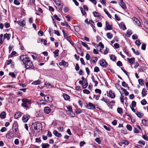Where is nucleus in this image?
<instances>
[{
  "mask_svg": "<svg viewBox=\"0 0 148 148\" xmlns=\"http://www.w3.org/2000/svg\"><path fill=\"white\" fill-rule=\"evenodd\" d=\"M129 143L128 141L126 140H122L121 141V144L127 145L129 144Z\"/></svg>",
  "mask_w": 148,
  "mask_h": 148,
  "instance_id": "26",
  "label": "nucleus"
},
{
  "mask_svg": "<svg viewBox=\"0 0 148 148\" xmlns=\"http://www.w3.org/2000/svg\"><path fill=\"white\" fill-rule=\"evenodd\" d=\"M147 91L145 88H143L142 90V97H144L147 94Z\"/></svg>",
  "mask_w": 148,
  "mask_h": 148,
  "instance_id": "17",
  "label": "nucleus"
},
{
  "mask_svg": "<svg viewBox=\"0 0 148 148\" xmlns=\"http://www.w3.org/2000/svg\"><path fill=\"white\" fill-rule=\"evenodd\" d=\"M135 114L139 118H141L143 116V114L141 113L140 112L137 111L135 113Z\"/></svg>",
  "mask_w": 148,
  "mask_h": 148,
  "instance_id": "28",
  "label": "nucleus"
},
{
  "mask_svg": "<svg viewBox=\"0 0 148 148\" xmlns=\"http://www.w3.org/2000/svg\"><path fill=\"white\" fill-rule=\"evenodd\" d=\"M136 105V103L135 101H132V107H135Z\"/></svg>",
  "mask_w": 148,
  "mask_h": 148,
  "instance_id": "53",
  "label": "nucleus"
},
{
  "mask_svg": "<svg viewBox=\"0 0 148 148\" xmlns=\"http://www.w3.org/2000/svg\"><path fill=\"white\" fill-rule=\"evenodd\" d=\"M30 118V116L28 114H25L22 118V119L23 122H26Z\"/></svg>",
  "mask_w": 148,
  "mask_h": 148,
  "instance_id": "7",
  "label": "nucleus"
},
{
  "mask_svg": "<svg viewBox=\"0 0 148 148\" xmlns=\"http://www.w3.org/2000/svg\"><path fill=\"white\" fill-rule=\"evenodd\" d=\"M40 84V81L38 80L35 81L32 83V84L34 85L39 84Z\"/></svg>",
  "mask_w": 148,
  "mask_h": 148,
  "instance_id": "46",
  "label": "nucleus"
},
{
  "mask_svg": "<svg viewBox=\"0 0 148 148\" xmlns=\"http://www.w3.org/2000/svg\"><path fill=\"white\" fill-rule=\"evenodd\" d=\"M14 137V134H13L11 133L10 132L9 133L7 134L6 135V137L9 139H10Z\"/></svg>",
  "mask_w": 148,
  "mask_h": 148,
  "instance_id": "18",
  "label": "nucleus"
},
{
  "mask_svg": "<svg viewBox=\"0 0 148 148\" xmlns=\"http://www.w3.org/2000/svg\"><path fill=\"white\" fill-rule=\"evenodd\" d=\"M83 92L84 94H89L90 93V91H89V90L85 89L83 90Z\"/></svg>",
  "mask_w": 148,
  "mask_h": 148,
  "instance_id": "44",
  "label": "nucleus"
},
{
  "mask_svg": "<svg viewBox=\"0 0 148 148\" xmlns=\"http://www.w3.org/2000/svg\"><path fill=\"white\" fill-rule=\"evenodd\" d=\"M133 20L134 21L135 23H137V25L138 26H140L141 25V24L139 20L135 17H134L132 18Z\"/></svg>",
  "mask_w": 148,
  "mask_h": 148,
  "instance_id": "21",
  "label": "nucleus"
},
{
  "mask_svg": "<svg viewBox=\"0 0 148 148\" xmlns=\"http://www.w3.org/2000/svg\"><path fill=\"white\" fill-rule=\"evenodd\" d=\"M127 60L131 64H133L135 62V59L134 58H127Z\"/></svg>",
  "mask_w": 148,
  "mask_h": 148,
  "instance_id": "22",
  "label": "nucleus"
},
{
  "mask_svg": "<svg viewBox=\"0 0 148 148\" xmlns=\"http://www.w3.org/2000/svg\"><path fill=\"white\" fill-rule=\"evenodd\" d=\"M110 59L113 61H115L116 59V56L112 54L110 56Z\"/></svg>",
  "mask_w": 148,
  "mask_h": 148,
  "instance_id": "32",
  "label": "nucleus"
},
{
  "mask_svg": "<svg viewBox=\"0 0 148 148\" xmlns=\"http://www.w3.org/2000/svg\"><path fill=\"white\" fill-rule=\"evenodd\" d=\"M18 24L22 26L23 27L25 25V22L24 20H20L17 22Z\"/></svg>",
  "mask_w": 148,
  "mask_h": 148,
  "instance_id": "10",
  "label": "nucleus"
},
{
  "mask_svg": "<svg viewBox=\"0 0 148 148\" xmlns=\"http://www.w3.org/2000/svg\"><path fill=\"white\" fill-rule=\"evenodd\" d=\"M42 148H47L49 146L47 143H43L42 145Z\"/></svg>",
  "mask_w": 148,
  "mask_h": 148,
  "instance_id": "35",
  "label": "nucleus"
},
{
  "mask_svg": "<svg viewBox=\"0 0 148 148\" xmlns=\"http://www.w3.org/2000/svg\"><path fill=\"white\" fill-rule=\"evenodd\" d=\"M14 3L16 5H19L20 4V3L17 0H14Z\"/></svg>",
  "mask_w": 148,
  "mask_h": 148,
  "instance_id": "55",
  "label": "nucleus"
},
{
  "mask_svg": "<svg viewBox=\"0 0 148 148\" xmlns=\"http://www.w3.org/2000/svg\"><path fill=\"white\" fill-rule=\"evenodd\" d=\"M20 59L25 64L27 62L30 61V60L28 56L26 55H22L20 56Z\"/></svg>",
  "mask_w": 148,
  "mask_h": 148,
  "instance_id": "3",
  "label": "nucleus"
},
{
  "mask_svg": "<svg viewBox=\"0 0 148 148\" xmlns=\"http://www.w3.org/2000/svg\"><path fill=\"white\" fill-rule=\"evenodd\" d=\"M116 64L118 66H121L123 65L121 61H119L117 62Z\"/></svg>",
  "mask_w": 148,
  "mask_h": 148,
  "instance_id": "57",
  "label": "nucleus"
},
{
  "mask_svg": "<svg viewBox=\"0 0 148 148\" xmlns=\"http://www.w3.org/2000/svg\"><path fill=\"white\" fill-rule=\"evenodd\" d=\"M95 92L96 93H98L99 94H101V90L100 89L98 88H97L95 89Z\"/></svg>",
  "mask_w": 148,
  "mask_h": 148,
  "instance_id": "52",
  "label": "nucleus"
},
{
  "mask_svg": "<svg viewBox=\"0 0 148 148\" xmlns=\"http://www.w3.org/2000/svg\"><path fill=\"white\" fill-rule=\"evenodd\" d=\"M139 84L141 86H143L144 85V80L143 79H140L138 80Z\"/></svg>",
  "mask_w": 148,
  "mask_h": 148,
  "instance_id": "36",
  "label": "nucleus"
},
{
  "mask_svg": "<svg viewBox=\"0 0 148 148\" xmlns=\"http://www.w3.org/2000/svg\"><path fill=\"white\" fill-rule=\"evenodd\" d=\"M59 52V50L56 49L53 52V53L54 54V56L55 58H56V57H57L58 56Z\"/></svg>",
  "mask_w": 148,
  "mask_h": 148,
  "instance_id": "31",
  "label": "nucleus"
},
{
  "mask_svg": "<svg viewBox=\"0 0 148 148\" xmlns=\"http://www.w3.org/2000/svg\"><path fill=\"white\" fill-rule=\"evenodd\" d=\"M141 103L142 105H144L147 104V101L145 99H144L141 101Z\"/></svg>",
  "mask_w": 148,
  "mask_h": 148,
  "instance_id": "45",
  "label": "nucleus"
},
{
  "mask_svg": "<svg viewBox=\"0 0 148 148\" xmlns=\"http://www.w3.org/2000/svg\"><path fill=\"white\" fill-rule=\"evenodd\" d=\"M81 44L83 46L85 47H86L87 49L89 50L90 49V48L89 47H88V45L85 42H81Z\"/></svg>",
  "mask_w": 148,
  "mask_h": 148,
  "instance_id": "30",
  "label": "nucleus"
},
{
  "mask_svg": "<svg viewBox=\"0 0 148 148\" xmlns=\"http://www.w3.org/2000/svg\"><path fill=\"white\" fill-rule=\"evenodd\" d=\"M101 100L102 101H103L106 103L107 105L108 106V100L107 99L104 98V97H103L101 99Z\"/></svg>",
  "mask_w": 148,
  "mask_h": 148,
  "instance_id": "37",
  "label": "nucleus"
},
{
  "mask_svg": "<svg viewBox=\"0 0 148 148\" xmlns=\"http://www.w3.org/2000/svg\"><path fill=\"white\" fill-rule=\"evenodd\" d=\"M142 137L145 140H148V136L146 135H143Z\"/></svg>",
  "mask_w": 148,
  "mask_h": 148,
  "instance_id": "61",
  "label": "nucleus"
},
{
  "mask_svg": "<svg viewBox=\"0 0 148 148\" xmlns=\"http://www.w3.org/2000/svg\"><path fill=\"white\" fill-rule=\"evenodd\" d=\"M10 34L6 33L4 35V38H7L8 40L10 39Z\"/></svg>",
  "mask_w": 148,
  "mask_h": 148,
  "instance_id": "24",
  "label": "nucleus"
},
{
  "mask_svg": "<svg viewBox=\"0 0 148 148\" xmlns=\"http://www.w3.org/2000/svg\"><path fill=\"white\" fill-rule=\"evenodd\" d=\"M132 49L134 54L137 55H139V53L138 51H136L135 49L133 48H132Z\"/></svg>",
  "mask_w": 148,
  "mask_h": 148,
  "instance_id": "42",
  "label": "nucleus"
},
{
  "mask_svg": "<svg viewBox=\"0 0 148 148\" xmlns=\"http://www.w3.org/2000/svg\"><path fill=\"white\" fill-rule=\"evenodd\" d=\"M146 45L145 44H143L142 45L141 49L143 50H145L146 49Z\"/></svg>",
  "mask_w": 148,
  "mask_h": 148,
  "instance_id": "60",
  "label": "nucleus"
},
{
  "mask_svg": "<svg viewBox=\"0 0 148 148\" xmlns=\"http://www.w3.org/2000/svg\"><path fill=\"white\" fill-rule=\"evenodd\" d=\"M122 85L124 87H126L128 86V85L125 82H122Z\"/></svg>",
  "mask_w": 148,
  "mask_h": 148,
  "instance_id": "59",
  "label": "nucleus"
},
{
  "mask_svg": "<svg viewBox=\"0 0 148 148\" xmlns=\"http://www.w3.org/2000/svg\"><path fill=\"white\" fill-rule=\"evenodd\" d=\"M119 26L120 28L122 29L123 30H125L126 29V28L123 22L119 24Z\"/></svg>",
  "mask_w": 148,
  "mask_h": 148,
  "instance_id": "15",
  "label": "nucleus"
},
{
  "mask_svg": "<svg viewBox=\"0 0 148 148\" xmlns=\"http://www.w3.org/2000/svg\"><path fill=\"white\" fill-rule=\"evenodd\" d=\"M35 0H29V2L28 3V5H34V4Z\"/></svg>",
  "mask_w": 148,
  "mask_h": 148,
  "instance_id": "38",
  "label": "nucleus"
},
{
  "mask_svg": "<svg viewBox=\"0 0 148 148\" xmlns=\"http://www.w3.org/2000/svg\"><path fill=\"white\" fill-rule=\"evenodd\" d=\"M53 133L56 137H60L62 136L61 134L58 132L56 130L53 131Z\"/></svg>",
  "mask_w": 148,
  "mask_h": 148,
  "instance_id": "13",
  "label": "nucleus"
},
{
  "mask_svg": "<svg viewBox=\"0 0 148 148\" xmlns=\"http://www.w3.org/2000/svg\"><path fill=\"white\" fill-rule=\"evenodd\" d=\"M0 117L2 119H4L6 117V114L4 112H2L0 114Z\"/></svg>",
  "mask_w": 148,
  "mask_h": 148,
  "instance_id": "27",
  "label": "nucleus"
},
{
  "mask_svg": "<svg viewBox=\"0 0 148 148\" xmlns=\"http://www.w3.org/2000/svg\"><path fill=\"white\" fill-rule=\"evenodd\" d=\"M41 41L43 42V44L45 45H47V41L46 40L43 39H40Z\"/></svg>",
  "mask_w": 148,
  "mask_h": 148,
  "instance_id": "51",
  "label": "nucleus"
},
{
  "mask_svg": "<svg viewBox=\"0 0 148 148\" xmlns=\"http://www.w3.org/2000/svg\"><path fill=\"white\" fill-rule=\"evenodd\" d=\"M25 67L27 69L30 68L31 69H32L35 68L34 66L33 65L32 62H30V61L27 62L25 64Z\"/></svg>",
  "mask_w": 148,
  "mask_h": 148,
  "instance_id": "4",
  "label": "nucleus"
},
{
  "mask_svg": "<svg viewBox=\"0 0 148 148\" xmlns=\"http://www.w3.org/2000/svg\"><path fill=\"white\" fill-rule=\"evenodd\" d=\"M103 127L107 131H110L111 130V129L109 126L104 125L103 126Z\"/></svg>",
  "mask_w": 148,
  "mask_h": 148,
  "instance_id": "54",
  "label": "nucleus"
},
{
  "mask_svg": "<svg viewBox=\"0 0 148 148\" xmlns=\"http://www.w3.org/2000/svg\"><path fill=\"white\" fill-rule=\"evenodd\" d=\"M22 114V113L20 112H16L14 115V118L15 119H18L20 117Z\"/></svg>",
  "mask_w": 148,
  "mask_h": 148,
  "instance_id": "14",
  "label": "nucleus"
},
{
  "mask_svg": "<svg viewBox=\"0 0 148 148\" xmlns=\"http://www.w3.org/2000/svg\"><path fill=\"white\" fill-rule=\"evenodd\" d=\"M44 100L45 101H50L49 100V95H47L44 97Z\"/></svg>",
  "mask_w": 148,
  "mask_h": 148,
  "instance_id": "41",
  "label": "nucleus"
},
{
  "mask_svg": "<svg viewBox=\"0 0 148 148\" xmlns=\"http://www.w3.org/2000/svg\"><path fill=\"white\" fill-rule=\"evenodd\" d=\"M119 4L123 9H126V5L123 0H120Z\"/></svg>",
  "mask_w": 148,
  "mask_h": 148,
  "instance_id": "9",
  "label": "nucleus"
},
{
  "mask_svg": "<svg viewBox=\"0 0 148 148\" xmlns=\"http://www.w3.org/2000/svg\"><path fill=\"white\" fill-rule=\"evenodd\" d=\"M22 103L21 106L24 108L29 109L32 103L31 101L26 99H22Z\"/></svg>",
  "mask_w": 148,
  "mask_h": 148,
  "instance_id": "1",
  "label": "nucleus"
},
{
  "mask_svg": "<svg viewBox=\"0 0 148 148\" xmlns=\"http://www.w3.org/2000/svg\"><path fill=\"white\" fill-rule=\"evenodd\" d=\"M92 80L93 82L95 83V86H97V85L98 83V81H95V79H94V77L93 76L92 77Z\"/></svg>",
  "mask_w": 148,
  "mask_h": 148,
  "instance_id": "39",
  "label": "nucleus"
},
{
  "mask_svg": "<svg viewBox=\"0 0 148 148\" xmlns=\"http://www.w3.org/2000/svg\"><path fill=\"white\" fill-rule=\"evenodd\" d=\"M44 111L45 113L48 114L50 112L51 110L49 107H47L45 108Z\"/></svg>",
  "mask_w": 148,
  "mask_h": 148,
  "instance_id": "16",
  "label": "nucleus"
},
{
  "mask_svg": "<svg viewBox=\"0 0 148 148\" xmlns=\"http://www.w3.org/2000/svg\"><path fill=\"white\" fill-rule=\"evenodd\" d=\"M117 111L118 113L120 114L122 113L123 110L121 108H118L117 109Z\"/></svg>",
  "mask_w": 148,
  "mask_h": 148,
  "instance_id": "43",
  "label": "nucleus"
},
{
  "mask_svg": "<svg viewBox=\"0 0 148 148\" xmlns=\"http://www.w3.org/2000/svg\"><path fill=\"white\" fill-rule=\"evenodd\" d=\"M135 43L138 46H139L141 44V42L138 40H136V41Z\"/></svg>",
  "mask_w": 148,
  "mask_h": 148,
  "instance_id": "64",
  "label": "nucleus"
},
{
  "mask_svg": "<svg viewBox=\"0 0 148 148\" xmlns=\"http://www.w3.org/2000/svg\"><path fill=\"white\" fill-rule=\"evenodd\" d=\"M142 123L145 125H147V121L145 119H144L142 120Z\"/></svg>",
  "mask_w": 148,
  "mask_h": 148,
  "instance_id": "49",
  "label": "nucleus"
},
{
  "mask_svg": "<svg viewBox=\"0 0 148 148\" xmlns=\"http://www.w3.org/2000/svg\"><path fill=\"white\" fill-rule=\"evenodd\" d=\"M98 60L97 57H93L91 58L90 60L92 62L93 64L95 63Z\"/></svg>",
  "mask_w": 148,
  "mask_h": 148,
  "instance_id": "20",
  "label": "nucleus"
},
{
  "mask_svg": "<svg viewBox=\"0 0 148 148\" xmlns=\"http://www.w3.org/2000/svg\"><path fill=\"white\" fill-rule=\"evenodd\" d=\"M93 15L95 17L100 18L101 15L98 12H92Z\"/></svg>",
  "mask_w": 148,
  "mask_h": 148,
  "instance_id": "23",
  "label": "nucleus"
},
{
  "mask_svg": "<svg viewBox=\"0 0 148 148\" xmlns=\"http://www.w3.org/2000/svg\"><path fill=\"white\" fill-rule=\"evenodd\" d=\"M107 37L108 39H111L113 37V35L110 33H107L106 34Z\"/></svg>",
  "mask_w": 148,
  "mask_h": 148,
  "instance_id": "33",
  "label": "nucleus"
},
{
  "mask_svg": "<svg viewBox=\"0 0 148 148\" xmlns=\"http://www.w3.org/2000/svg\"><path fill=\"white\" fill-rule=\"evenodd\" d=\"M109 97L111 99H114L115 97V95L114 92L112 90H110L109 92Z\"/></svg>",
  "mask_w": 148,
  "mask_h": 148,
  "instance_id": "8",
  "label": "nucleus"
},
{
  "mask_svg": "<svg viewBox=\"0 0 148 148\" xmlns=\"http://www.w3.org/2000/svg\"><path fill=\"white\" fill-rule=\"evenodd\" d=\"M127 129L131 131L132 129V127L131 125H127L126 126Z\"/></svg>",
  "mask_w": 148,
  "mask_h": 148,
  "instance_id": "48",
  "label": "nucleus"
},
{
  "mask_svg": "<svg viewBox=\"0 0 148 148\" xmlns=\"http://www.w3.org/2000/svg\"><path fill=\"white\" fill-rule=\"evenodd\" d=\"M104 11L105 13L107 15L108 17H109L110 18H111V16L109 13V12L105 9H104Z\"/></svg>",
  "mask_w": 148,
  "mask_h": 148,
  "instance_id": "40",
  "label": "nucleus"
},
{
  "mask_svg": "<svg viewBox=\"0 0 148 148\" xmlns=\"http://www.w3.org/2000/svg\"><path fill=\"white\" fill-rule=\"evenodd\" d=\"M42 125L40 123L35 122L33 123L32 125V130L34 131L38 132L40 131L42 128Z\"/></svg>",
  "mask_w": 148,
  "mask_h": 148,
  "instance_id": "2",
  "label": "nucleus"
},
{
  "mask_svg": "<svg viewBox=\"0 0 148 148\" xmlns=\"http://www.w3.org/2000/svg\"><path fill=\"white\" fill-rule=\"evenodd\" d=\"M99 71V68L97 66L95 67L94 69V71L95 72H97Z\"/></svg>",
  "mask_w": 148,
  "mask_h": 148,
  "instance_id": "58",
  "label": "nucleus"
},
{
  "mask_svg": "<svg viewBox=\"0 0 148 148\" xmlns=\"http://www.w3.org/2000/svg\"><path fill=\"white\" fill-rule=\"evenodd\" d=\"M132 34V31L130 30H128L127 31L126 35L127 36L129 37Z\"/></svg>",
  "mask_w": 148,
  "mask_h": 148,
  "instance_id": "34",
  "label": "nucleus"
},
{
  "mask_svg": "<svg viewBox=\"0 0 148 148\" xmlns=\"http://www.w3.org/2000/svg\"><path fill=\"white\" fill-rule=\"evenodd\" d=\"M63 96L64 99L66 100H68L70 99V97L66 94H63Z\"/></svg>",
  "mask_w": 148,
  "mask_h": 148,
  "instance_id": "25",
  "label": "nucleus"
},
{
  "mask_svg": "<svg viewBox=\"0 0 148 148\" xmlns=\"http://www.w3.org/2000/svg\"><path fill=\"white\" fill-rule=\"evenodd\" d=\"M12 129L13 132L14 133H16L18 130V124L16 123H14L12 126Z\"/></svg>",
  "mask_w": 148,
  "mask_h": 148,
  "instance_id": "6",
  "label": "nucleus"
},
{
  "mask_svg": "<svg viewBox=\"0 0 148 148\" xmlns=\"http://www.w3.org/2000/svg\"><path fill=\"white\" fill-rule=\"evenodd\" d=\"M54 18L58 21H60V19L58 17V16L56 14H55L54 16Z\"/></svg>",
  "mask_w": 148,
  "mask_h": 148,
  "instance_id": "62",
  "label": "nucleus"
},
{
  "mask_svg": "<svg viewBox=\"0 0 148 148\" xmlns=\"http://www.w3.org/2000/svg\"><path fill=\"white\" fill-rule=\"evenodd\" d=\"M87 108L90 109H95V107L92 103L89 102L88 104H87L86 106Z\"/></svg>",
  "mask_w": 148,
  "mask_h": 148,
  "instance_id": "5",
  "label": "nucleus"
},
{
  "mask_svg": "<svg viewBox=\"0 0 148 148\" xmlns=\"http://www.w3.org/2000/svg\"><path fill=\"white\" fill-rule=\"evenodd\" d=\"M106 28L107 30H110L112 29V27L111 25L109 24L108 22L106 21Z\"/></svg>",
  "mask_w": 148,
  "mask_h": 148,
  "instance_id": "11",
  "label": "nucleus"
},
{
  "mask_svg": "<svg viewBox=\"0 0 148 148\" xmlns=\"http://www.w3.org/2000/svg\"><path fill=\"white\" fill-rule=\"evenodd\" d=\"M121 89L123 91L125 95L127 96H128L129 95V92L126 90L125 89L123 88H121Z\"/></svg>",
  "mask_w": 148,
  "mask_h": 148,
  "instance_id": "29",
  "label": "nucleus"
},
{
  "mask_svg": "<svg viewBox=\"0 0 148 148\" xmlns=\"http://www.w3.org/2000/svg\"><path fill=\"white\" fill-rule=\"evenodd\" d=\"M100 64L101 66L103 67L106 66L108 64L106 62L103 60L100 61Z\"/></svg>",
  "mask_w": 148,
  "mask_h": 148,
  "instance_id": "12",
  "label": "nucleus"
},
{
  "mask_svg": "<svg viewBox=\"0 0 148 148\" xmlns=\"http://www.w3.org/2000/svg\"><path fill=\"white\" fill-rule=\"evenodd\" d=\"M115 19L117 21H119L120 20V18L118 16V15L116 14H115Z\"/></svg>",
  "mask_w": 148,
  "mask_h": 148,
  "instance_id": "63",
  "label": "nucleus"
},
{
  "mask_svg": "<svg viewBox=\"0 0 148 148\" xmlns=\"http://www.w3.org/2000/svg\"><path fill=\"white\" fill-rule=\"evenodd\" d=\"M59 65H63L65 66H67L68 65V64L67 62H65L64 60H62V62L60 63Z\"/></svg>",
  "mask_w": 148,
  "mask_h": 148,
  "instance_id": "19",
  "label": "nucleus"
},
{
  "mask_svg": "<svg viewBox=\"0 0 148 148\" xmlns=\"http://www.w3.org/2000/svg\"><path fill=\"white\" fill-rule=\"evenodd\" d=\"M9 75L12 77L13 78H15L16 77L15 74L13 72L10 73L9 74Z\"/></svg>",
  "mask_w": 148,
  "mask_h": 148,
  "instance_id": "47",
  "label": "nucleus"
},
{
  "mask_svg": "<svg viewBox=\"0 0 148 148\" xmlns=\"http://www.w3.org/2000/svg\"><path fill=\"white\" fill-rule=\"evenodd\" d=\"M144 25L147 29H148V21L145 20L144 21Z\"/></svg>",
  "mask_w": 148,
  "mask_h": 148,
  "instance_id": "50",
  "label": "nucleus"
},
{
  "mask_svg": "<svg viewBox=\"0 0 148 148\" xmlns=\"http://www.w3.org/2000/svg\"><path fill=\"white\" fill-rule=\"evenodd\" d=\"M3 34H1L0 35V44H2L3 43L2 38Z\"/></svg>",
  "mask_w": 148,
  "mask_h": 148,
  "instance_id": "56",
  "label": "nucleus"
}]
</instances>
